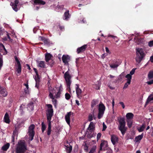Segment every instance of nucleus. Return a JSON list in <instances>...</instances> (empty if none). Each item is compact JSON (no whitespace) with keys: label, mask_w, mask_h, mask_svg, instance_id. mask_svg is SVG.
Returning a JSON list of instances; mask_svg holds the SVG:
<instances>
[{"label":"nucleus","mask_w":153,"mask_h":153,"mask_svg":"<svg viewBox=\"0 0 153 153\" xmlns=\"http://www.w3.org/2000/svg\"><path fill=\"white\" fill-rule=\"evenodd\" d=\"M131 82L127 81L125 83V84L124 87H123V89H125L127 88L128 86L130 84Z\"/></svg>","instance_id":"43"},{"label":"nucleus","mask_w":153,"mask_h":153,"mask_svg":"<svg viewBox=\"0 0 153 153\" xmlns=\"http://www.w3.org/2000/svg\"><path fill=\"white\" fill-rule=\"evenodd\" d=\"M107 55V54L105 53H104L102 54V55L101 56V57L102 58L104 59V58Z\"/></svg>","instance_id":"59"},{"label":"nucleus","mask_w":153,"mask_h":153,"mask_svg":"<svg viewBox=\"0 0 153 153\" xmlns=\"http://www.w3.org/2000/svg\"><path fill=\"white\" fill-rule=\"evenodd\" d=\"M14 58L17 63L16 65V71L18 74H20L21 72V67L20 61L16 56H15Z\"/></svg>","instance_id":"11"},{"label":"nucleus","mask_w":153,"mask_h":153,"mask_svg":"<svg viewBox=\"0 0 153 153\" xmlns=\"http://www.w3.org/2000/svg\"><path fill=\"white\" fill-rule=\"evenodd\" d=\"M39 38L41 40L43 41L45 44L48 45L49 44V40L48 39H46L43 37L40 36Z\"/></svg>","instance_id":"29"},{"label":"nucleus","mask_w":153,"mask_h":153,"mask_svg":"<svg viewBox=\"0 0 153 153\" xmlns=\"http://www.w3.org/2000/svg\"><path fill=\"white\" fill-rule=\"evenodd\" d=\"M143 133L141 135H138L136 137L134 140V141L136 143H140V141L141 140L143 136Z\"/></svg>","instance_id":"17"},{"label":"nucleus","mask_w":153,"mask_h":153,"mask_svg":"<svg viewBox=\"0 0 153 153\" xmlns=\"http://www.w3.org/2000/svg\"><path fill=\"white\" fill-rule=\"evenodd\" d=\"M118 65H119L114 64H111L110 65V67L113 68H117Z\"/></svg>","instance_id":"42"},{"label":"nucleus","mask_w":153,"mask_h":153,"mask_svg":"<svg viewBox=\"0 0 153 153\" xmlns=\"http://www.w3.org/2000/svg\"><path fill=\"white\" fill-rule=\"evenodd\" d=\"M7 36L8 38L9 39V41L12 42V41L13 40L10 38V36L7 33Z\"/></svg>","instance_id":"57"},{"label":"nucleus","mask_w":153,"mask_h":153,"mask_svg":"<svg viewBox=\"0 0 153 153\" xmlns=\"http://www.w3.org/2000/svg\"><path fill=\"white\" fill-rule=\"evenodd\" d=\"M72 114L71 111L67 113L65 116V118L67 123L70 126V117Z\"/></svg>","instance_id":"13"},{"label":"nucleus","mask_w":153,"mask_h":153,"mask_svg":"<svg viewBox=\"0 0 153 153\" xmlns=\"http://www.w3.org/2000/svg\"><path fill=\"white\" fill-rule=\"evenodd\" d=\"M108 37H111L112 38L114 39L115 40L116 39H117V37L116 36H114L111 35H109L108 36Z\"/></svg>","instance_id":"49"},{"label":"nucleus","mask_w":153,"mask_h":153,"mask_svg":"<svg viewBox=\"0 0 153 153\" xmlns=\"http://www.w3.org/2000/svg\"><path fill=\"white\" fill-rule=\"evenodd\" d=\"M101 85V83L99 81H97L96 83L93 85V87L96 89H99Z\"/></svg>","instance_id":"30"},{"label":"nucleus","mask_w":153,"mask_h":153,"mask_svg":"<svg viewBox=\"0 0 153 153\" xmlns=\"http://www.w3.org/2000/svg\"><path fill=\"white\" fill-rule=\"evenodd\" d=\"M70 15L69 14V10H67L64 14V16L63 18V19L66 20H68V19L70 18Z\"/></svg>","instance_id":"26"},{"label":"nucleus","mask_w":153,"mask_h":153,"mask_svg":"<svg viewBox=\"0 0 153 153\" xmlns=\"http://www.w3.org/2000/svg\"><path fill=\"white\" fill-rule=\"evenodd\" d=\"M153 102V94H151L148 97L146 104L147 105L149 102Z\"/></svg>","instance_id":"22"},{"label":"nucleus","mask_w":153,"mask_h":153,"mask_svg":"<svg viewBox=\"0 0 153 153\" xmlns=\"http://www.w3.org/2000/svg\"><path fill=\"white\" fill-rule=\"evenodd\" d=\"M51 133V129H48L47 131V134L49 135Z\"/></svg>","instance_id":"60"},{"label":"nucleus","mask_w":153,"mask_h":153,"mask_svg":"<svg viewBox=\"0 0 153 153\" xmlns=\"http://www.w3.org/2000/svg\"><path fill=\"white\" fill-rule=\"evenodd\" d=\"M95 150L94 149H92L90 150L89 153H94L95 152Z\"/></svg>","instance_id":"58"},{"label":"nucleus","mask_w":153,"mask_h":153,"mask_svg":"<svg viewBox=\"0 0 153 153\" xmlns=\"http://www.w3.org/2000/svg\"><path fill=\"white\" fill-rule=\"evenodd\" d=\"M148 45L150 47H153V40L149 42Z\"/></svg>","instance_id":"48"},{"label":"nucleus","mask_w":153,"mask_h":153,"mask_svg":"<svg viewBox=\"0 0 153 153\" xmlns=\"http://www.w3.org/2000/svg\"><path fill=\"white\" fill-rule=\"evenodd\" d=\"M103 129H102V131H105V129L107 128L105 124V123H103Z\"/></svg>","instance_id":"50"},{"label":"nucleus","mask_w":153,"mask_h":153,"mask_svg":"<svg viewBox=\"0 0 153 153\" xmlns=\"http://www.w3.org/2000/svg\"><path fill=\"white\" fill-rule=\"evenodd\" d=\"M148 78L149 79L153 78V70L149 71L148 74Z\"/></svg>","instance_id":"36"},{"label":"nucleus","mask_w":153,"mask_h":153,"mask_svg":"<svg viewBox=\"0 0 153 153\" xmlns=\"http://www.w3.org/2000/svg\"><path fill=\"white\" fill-rule=\"evenodd\" d=\"M146 125L145 123L143 124L137 128V130L139 132H141L143 131L144 130Z\"/></svg>","instance_id":"32"},{"label":"nucleus","mask_w":153,"mask_h":153,"mask_svg":"<svg viewBox=\"0 0 153 153\" xmlns=\"http://www.w3.org/2000/svg\"><path fill=\"white\" fill-rule=\"evenodd\" d=\"M48 108L47 109V116L48 123V129H51V118L53 115V110L52 106L51 104H47L46 105Z\"/></svg>","instance_id":"2"},{"label":"nucleus","mask_w":153,"mask_h":153,"mask_svg":"<svg viewBox=\"0 0 153 153\" xmlns=\"http://www.w3.org/2000/svg\"><path fill=\"white\" fill-rule=\"evenodd\" d=\"M37 64L38 67L42 68H45V65L44 61H37Z\"/></svg>","instance_id":"27"},{"label":"nucleus","mask_w":153,"mask_h":153,"mask_svg":"<svg viewBox=\"0 0 153 153\" xmlns=\"http://www.w3.org/2000/svg\"><path fill=\"white\" fill-rule=\"evenodd\" d=\"M105 106L102 103H100L99 105L98 118L100 119L103 116L105 110Z\"/></svg>","instance_id":"7"},{"label":"nucleus","mask_w":153,"mask_h":153,"mask_svg":"<svg viewBox=\"0 0 153 153\" xmlns=\"http://www.w3.org/2000/svg\"><path fill=\"white\" fill-rule=\"evenodd\" d=\"M79 22L80 23H85L86 22V21L85 20H84V19H83L82 20V21H80V20L79 21Z\"/></svg>","instance_id":"64"},{"label":"nucleus","mask_w":153,"mask_h":153,"mask_svg":"<svg viewBox=\"0 0 153 153\" xmlns=\"http://www.w3.org/2000/svg\"><path fill=\"white\" fill-rule=\"evenodd\" d=\"M3 65V57L0 53V70L1 69Z\"/></svg>","instance_id":"35"},{"label":"nucleus","mask_w":153,"mask_h":153,"mask_svg":"<svg viewBox=\"0 0 153 153\" xmlns=\"http://www.w3.org/2000/svg\"><path fill=\"white\" fill-rule=\"evenodd\" d=\"M0 93L4 97L6 96L7 95V92L6 90L2 87H0Z\"/></svg>","instance_id":"20"},{"label":"nucleus","mask_w":153,"mask_h":153,"mask_svg":"<svg viewBox=\"0 0 153 153\" xmlns=\"http://www.w3.org/2000/svg\"><path fill=\"white\" fill-rule=\"evenodd\" d=\"M96 105V102L94 100H93L91 103V107H94Z\"/></svg>","instance_id":"51"},{"label":"nucleus","mask_w":153,"mask_h":153,"mask_svg":"<svg viewBox=\"0 0 153 153\" xmlns=\"http://www.w3.org/2000/svg\"><path fill=\"white\" fill-rule=\"evenodd\" d=\"M71 97L70 95L68 93H66L65 94V98L67 100H69Z\"/></svg>","instance_id":"45"},{"label":"nucleus","mask_w":153,"mask_h":153,"mask_svg":"<svg viewBox=\"0 0 153 153\" xmlns=\"http://www.w3.org/2000/svg\"><path fill=\"white\" fill-rule=\"evenodd\" d=\"M105 51H106V52L107 53H108L109 54H110L111 53V52L110 51L108 48L107 47H106L105 48Z\"/></svg>","instance_id":"56"},{"label":"nucleus","mask_w":153,"mask_h":153,"mask_svg":"<svg viewBox=\"0 0 153 153\" xmlns=\"http://www.w3.org/2000/svg\"><path fill=\"white\" fill-rule=\"evenodd\" d=\"M63 90V88L62 87V86L61 84L60 85L59 88H57V91L61 93V92Z\"/></svg>","instance_id":"39"},{"label":"nucleus","mask_w":153,"mask_h":153,"mask_svg":"<svg viewBox=\"0 0 153 153\" xmlns=\"http://www.w3.org/2000/svg\"><path fill=\"white\" fill-rule=\"evenodd\" d=\"M127 125L129 128H131L132 124V120H126Z\"/></svg>","instance_id":"37"},{"label":"nucleus","mask_w":153,"mask_h":153,"mask_svg":"<svg viewBox=\"0 0 153 153\" xmlns=\"http://www.w3.org/2000/svg\"><path fill=\"white\" fill-rule=\"evenodd\" d=\"M111 142L113 145H115L118 142V138L114 135H111Z\"/></svg>","instance_id":"14"},{"label":"nucleus","mask_w":153,"mask_h":153,"mask_svg":"<svg viewBox=\"0 0 153 153\" xmlns=\"http://www.w3.org/2000/svg\"><path fill=\"white\" fill-rule=\"evenodd\" d=\"M52 55L49 53H46L45 54V59L46 62H48V61L50 60L52 57Z\"/></svg>","instance_id":"28"},{"label":"nucleus","mask_w":153,"mask_h":153,"mask_svg":"<svg viewBox=\"0 0 153 153\" xmlns=\"http://www.w3.org/2000/svg\"><path fill=\"white\" fill-rule=\"evenodd\" d=\"M119 104L121 105V106H122V107L123 108H125V105L124 104V103L123 102H119Z\"/></svg>","instance_id":"54"},{"label":"nucleus","mask_w":153,"mask_h":153,"mask_svg":"<svg viewBox=\"0 0 153 153\" xmlns=\"http://www.w3.org/2000/svg\"><path fill=\"white\" fill-rule=\"evenodd\" d=\"M27 150V148L24 141H20L16 147V153H24Z\"/></svg>","instance_id":"3"},{"label":"nucleus","mask_w":153,"mask_h":153,"mask_svg":"<svg viewBox=\"0 0 153 153\" xmlns=\"http://www.w3.org/2000/svg\"><path fill=\"white\" fill-rule=\"evenodd\" d=\"M119 129L121 131L123 135L126 131V128L125 127V121L123 118H121L119 119Z\"/></svg>","instance_id":"5"},{"label":"nucleus","mask_w":153,"mask_h":153,"mask_svg":"<svg viewBox=\"0 0 153 153\" xmlns=\"http://www.w3.org/2000/svg\"><path fill=\"white\" fill-rule=\"evenodd\" d=\"M69 69H68V71H66L64 74V78L66 81L67 89L70 93L71 92L70 85L71 83V78L72 76L69 74Z\"/></svg>","instance_id":"4"},{"label":"nucleus","mask_w":153,"mask_h":153,"mask_svg":"<svg viewBox=\"0 0 153 153\" xmlns=\"http://www.w3.org/2000/svg\"><path fill=\"white\" fill-rule=\"evenodd\" d=\"M32 3L33 2L34 5L42 4L44 5L45 2L42 0H32Z\"/></svg>","instance_id":"18"},{"label":"nucleus","mask_w":153,"mask_h":153,"mask_svg":"<svg viewBox=\"0 0 153 153\" xmlns=\"http://www.w3.org/2000/svg\"><path fill=\"white\" fill-rule=\"evenodd\" d=\"M4 120V122L7 123H9L10 122L9 115L7 112L5 114Z\"/></svg>","instance_id":"21"},{"label":"nucleus","mask_w":153,"mask_h":153,"mask_svg":"<svg viewBox=\"0 0 153 153\" xmlns=\"http://www.w3.org/2000/svg\"><path fill=\"white\" fill-rule=\"evenodd\" d=\"M46 129V126L44 123L42 122V132H43Z\"/></svg>","instance_id":"40"},{"label":"nucleus","mask_w":153,"mask_h":153,"mask_svg":"<svg viewBox=\"0 0 153 153\" xmlns=\"http://www.w3.org/2000/svg\"><path fill=\"white\" fill-rule=\"evenodd\" d=\"M18 3L19 1L18 0H15L14 3L11 2L10 4L13 9L16 12L18 10V9L17 7Z\"/></svg>","instance_id":"15"},{"label":"nucleus","mask_w":153,"mask_h":153,"mask_svg":"<svg viewBox=\"0 0 153 153\" xmlns=\"http://www.w3.org/2000/svg\"><path fill=\"white\" fill-rule=\"evenodd\" d=\"M87 47L86 45H84L82 47L78 48L77 50V52L78 53H80L84 51Z\"/></svg>","instance_id":"19"},{"label":"nucleus","mask_w":153,"mask_h":153,"mask_svg":"<svg viewBox=\"0 0 153 153\" xmlns=\"http://www.w3.org/2000/svg\"><path fill=\"white\" fill-rule=\"evenodd\" d=\"M112 108H114V99H113L112 101Z\"/></svg>","instance_id":"62"},{"label":"nucleus","mask_w":153,"mask_h":153,"mask_svg":"<svg viewBox=\"0 0 153 153\" xmlns=\"http://www.w3.org/2000/svg\"><path fill=\"white\" fill-rule=\"evenodd\" d=\"M34 106L33 102H30L28 105L27 108L29 111H32L33 110Z\"/></svg>","instance_id":"33"},{"label":"nucleus","mask_w":153,"mask_h":153,"mask_svg":"<svg viewBox=\"0 0 153 153\" xmlns=\"http://www.w3.org/2000/svg\"><path fill=\"white\" fill-rule=\"evenodd\" d=\"M62 59L64 64L69 66L68 62L70 60V56L67 55H63L62 57Z\"/></svg>","instance_id":"10"},{"label":"nucleus","mask_w":153,"mask_h":153,"mask_svg":"<svg viewBox=\"0 0 153 153\" xmlns=\"http://www.w3.org/2000/svg\"><path fill=\"white\" fill-rule=\"evenodd\" d=\"M150 61L152 62H153V56H152L150 58Z\"/></svg>","instance_id":"63"},{"label":"nucleus","mask_w":153,"mask_h":153,"mask_svg":"<svg viewBox=\"0 0 153 153\" xmlns=\"http://www.w3.org/2000/svg\"><path fill=\"white\" fill-rule=\"evenodd\" d=\"M125 77L126 78L127 81L131 82V80L132 78V76H131V75L128 74L125 76Z\"/></svg>","instance_id":"34"},{"label":"nucleus","mask_w":153,"mask_h":153,"mask_svg":"<svg viewBox=\"0 0 153 153\" xmlns=\"http://www.w3.org/2000/svg\"><path fill=\"white\" fill-rule=\"evenodd\" d=\"M49 97L52 99L53 103L55 107L57 105V100L55 98V97L53 96V94L56 92L54 88H49Z\"/></svg>","instance_id":"6"},{"label":"nucleus","mask_w":153,"mask_h":153,"mask_svg":"<svg viewBox=\"0 0 153 153\" xmlns=\"http://www.w3.org/2000/svg\"><path fill=\"white\" fill-rule=\"evenodd\" d=\"M147 83L148 85H151L153 84V80L147 82Z\"/></svg>","instance_id":"55"},{"label":"nucleus","mask_w":153,"mask_h":153,"mask_svg":"<svg viewBox=\"0 0 153 153\" xmlns=\"http://www.w3.org/2000/svg\"><path fill=\"white\" fill-rule=\"evenodd\" d=\"M66 149L67 153H70L72 150V146H70L69 147L68 146H66Z\"/></svg>","instance_id":"38"},{"label":"nucleus","mask_w":153,"mask_h":153,"mask_svg":"<svg viewBox=\"0 0 153 153\" xmlns=\"http://www.w3.org/2000/svg\"><path fill=\"white\" fill-rule=\"evenodd\" d=\"M136 69V68H133L131 71L130 72L129 74H128L130 75H131V76H132L135 73V70Z\"/></svg>","instance_id":"44"},{"label":"nucleus","mask_w":153,"mask_h":153,"mask_svg":"<svg viewBox=\"0 0 153 153\" xmlns=\"http://www.w3.org/2000/svg\"><path fill=\"white\" fill-rule=\"evenodd\" d=\"M3 51L5 52L4 53V54H6L7 53V51L6 50L4 46L2 43L0 44V52H3Z\"/></svg>","instance_id":"31"},{"label":"nucleus","mask_w":153,"mask_h":153,"mask_svg":"<svg viewBox=\"0 0 153 153\" xmlns=\"http://www.w3.org/2000/svg\"><path fill=\"white\" fill-rule=\"evenodd\" d=\"M35 125L33 124L31 125L28 128V134L29 136V139L30 140H32L35 134L34 129Z\"/></svg>","instance_id":"8"},{"label":"nucleus","mask_w":153,"mask_h":153,"mask_svg":"<svg viewBox=\"0 0 153 153\" xmlns=\"http://www.w3.org/2000/svg\"><path fill=\"white\" fill-rule=\"evenodd\" d=\"M61 93L60 92L57 91L56 94H55V97L56 98H60L61 96Z\"/></svg>","instance_id":"41"},{"label":"nucleus","mask_w":153,"mask_h":153,"mask_svg":"<svg viewBox=\"0 0 153 153\" xmlns=\"http://www.w3.org/2000/svg\"><path fill=\"white\" fill-rule=\"evenodd\" d=\"M93 119V115L91 114H90L88 116V120L89 121H91Z\"/></svg>","instance_id":"46"},{"label":"nucleus","mask_w":153,"mask_h":153,"mask_svg":"<svg viewBox=\"0 0 153 153\" xmlns=\"http://www.w3.org/2000/svg\"><path fill=\"white\" fill-rule=\"evenodd\" d=\"M134 116V114L132 113H128L126 115V120H132Z\"/></svg>","instance_id":"25"},{"label":"nucleus","mask_w":153,"mask_h":153,"mask_svg":"<svg viewBox=\"0 0 153 153\" xmlns=\"http://www.w3.org/2000/svg\"><path fill=\"white\" fill-rule=\"evenodd\" d=\"M59 28L61 30L63 31L64 30V27L63 26H59Z\"/></svg>","instance_id":"61"},{"label":"nucleus","mask_w":153,"mask_h":153,"mask_svg":"<svg viewBox=\"0 0 153 153\" xmlns=\"http://www.w3.org/2000/svg\"><path fill=\"white\" fill-rule=\"evenodd\" d=\"M34 69L36 74V76L35 77L33 76L36 81L35 87L37 88H38L39 86V82H40V77L38 75L36 69V68H34Z\"/></svg>","instance_id":"9"},{"label":"nucleus","mask_w":153,"mask_h":153,"mask_svg":"<svg viewBox=\"0 0 153 153\" xmlns=\"http://www.w3.org/2000/svg\"><path fill=\"white\" fill-rule=\"evenodd\" d=\"M76 91L77 97L79 98L80 99L82 98V90L79 88L78 84H76Z\"/></svg>","instance_id":"12"},{"label":"nucleus","mask_w":153,"mask_h":153,"mask_svg":"<svg viewBox=\"0 0 153 153\" xmlns=\"http://www.w3.org/2000/svg\"><path fill=\"white\" fill-rule=\"evenodd\" d=\"M94 123L92 122H90V124L89 126L88 127V129L90 131L92 132L94 130Z\"/></svg>","instance_id":"23"},{"label":"nucleus","mask_w":153,"mask_h":153,"mask_svg":"<svg viewBox=\"0 0 153 153\" xmlns=\"http://www.w3.org/2000/svg\"><path fill=\"white\" fill-rule=\"evenodd\" d=\"M101 135H102V134L101 133H98V134H97V140H99L100 139V137L101 136Z\"/></svg>","instance_id":"47"},{"label":"nucleus","mask_w":153,"mask_h":153,"mask_svg":"<svg viewBox=\"0 0 153 153\" xmlns=\"http://www.w3.org/2000/svg\"><path fill=\"white\" fill-rule=\"evenodd\" d=\"M28 88H27L25 89L24 91L26 94H28L29 93Z\"/></svg>","instance_id":"53"},{"label":"nucleus","mask_w":153,"mask_h":153,"mask_svg":"<svg viewBox=\"0 0 153 153\" xmlns=\"http://www.w3.org/2000/svg\"><path fill=\"white\" fill-rule=\"evenodd\" d=\"M10 146L9 143H7L1 147V149L3 151H6L9 149Z\"/></svg>","instance_id":"24"},{"label":"nucleus","mask_w":153,"mask_h":153,"mask_svg":"<svg viewBox=\"0 0 153 153\" xmlns=\"http://www.w3.org/2000/svg\"><path fill=\"white\" fill-rule=\"evenodd\" d=\"M25 107V105L23 104H22L20 107V110L21 112H22V110Z\"/></svg>","instance_id":"52"},{"label":"nucleus","mask_w":153,"mask_h":153,"mask_svg":"<svg viewBox=\"0 0 153 153\" xmlns=\"http://www.w3.org/2000/svg\"><path fill=\"white\" fill-rule=\"evenodd\" d=\"M136 57L135 60L137 62L140 63L146 55L145 50L142 48L136 49Z\"/></svg>","instance_id":"1"},{"label":"nucleus","mask_w":153,"mask_h":153,"mask_svg":"<svg viewBox=\"0 0 153 153\" xmlns=\"http://www.w3.org/2000/svg\"><path fill=\"white\" fill-rule=\"evenodd\" d=\"M107 142L105 140L102 141L100 145V150H105V148L107 146Z\"/></svg>","instance_id":"16"}]
</instances>
